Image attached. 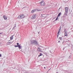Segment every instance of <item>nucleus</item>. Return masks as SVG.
I'll use <instances>...</instances> for the list:
<instances>
[{
  "label": "nucleus",
  "instance_id": "obj_24",
  "mask_svg": "<svg viewBox=\"0 0 73 73\" xmlns=\"http://www.w3.org/2000/svg\"><path fill=\"white\" fill-rule=\"evenodd\" d=\"M1 57V55L0 54V57Z\"/></svg>",
  "mask_w": 73,
  "mask_h": 73
},
{
  "label": "nucleus",
  "instance_id": "obj_22",
  "mask_svg": "<svg viewBox=\"0 0 73 73\" xmlns=\"http://www.w3.org/2000/svg\"><path fill=\"white\" fill-rule=\"evenodd\" d=\"M16 24H15V27L13 28V29H14L15 27H16Z\"/></svg>",
  "mask_w": 73,
  "mask_h": 73
},
{
  "label": "nucleus",
  "instance_id": "obj_8",
  "mask_svg": "<svg viewBox=\"0 0 73 73\" xmlns=\"http://www.w3.org/2000/svg\"><path fill=\"white\" fill-rule=\"evenodd\" d=\"M41 16H42V17H44V18H46V17L47 15L45 14L42 15Z\"/></svg>",
  "mask_w": 73,
  "mask_h": 73
},
{
  "label": "nucleus",
  "instance_id": "obj_3",
  "mask_svg": "<svg viewBox=\"0 0 73 73\" xmlns=\"http://www.w3.org/2000/svg\"><path fill=\"white\" fill-rule=\"evenodd\" d=\"M65 12L64 13V14L65 15H67L69 10V8L67 7H65Z\"/></svg>",
  "mask_w": 73,
  "mask_h": 73
},
{
  "label": "nucleus",
  "instance_id": "obj_7",
  "mask_svg": "<svg viewBox=\"0 0 73 73\" xmlns=\"http://www.w3.org/2000/svg\"><path fill=\"white\" fill-rule=\"evenodd\" d=\"M3 17L4 20H6L7 19V17L6 15H3Z\"/></svg>",
  "mask_w": 73,
  "mask_h": 73
},
{
  "label": "nucleus",
  "instance_id": "obj_13",
  "mask_svg": "<svg viewBox=\"0 0 73 73\" xmlns=\"http://www.w3.org/2000/svg\"><path fill=\"white\" fill-rule=\"evenodd\" d=\"M19 48V49H21V44H19V45H18V47Z\"/></svg>",
  "mask_w": 73,
  "mask_h": 73
},
{
  "label": "nucleus",
  "instance_id": "obj_15",
  "mask_svg": "<svg viewBox=\"0 0 73 73\" xmlns=\"http://www.w3.org/2000/svg\"><path fill=\"white\" fill-rule=\"evenodd\" d=\"M59 38L60 39V40H62V37H60Z\"/></svg>",
  "mask_w": 73,
  "mask_h": 73
},
{
  "label": "nucleus",
  "instance_id": "obj_10",
  "mask_svg": "<svg viewBox=\"0 0 73 73\" xmlns=\"http://www.w3.org/2000/svg\"><path fill=\"white\" fill-rule=\"evenodd\" d=\"M37 50L40 52H42V51H41L40 48H38L37 49Z\"/></svg>",
  "mask_w": 73,
  "mask_h": 73
},
{
  "label": "nucleus",
  "instance_id": "obj_16",
  "mask_svg": "<svg viewBox=\"0 0 73 73\" xmlns=\"http://www.w3.org/2000/svg\"><path fill=\"white\" fill-rule=\"evenodd\" d=\"M42 55H43L41 53H40V55L39 56V57H40V56H42Z\"/></svg>",
  "mask_w": 73,
  "mask_h": 73
},
{
  "label": "nucleus",
  "instance_id": "obj_14",
  "mask_svg": "<svg viewBox=\"0 0 73 73\" xmlns=\"http://www.w3.org/2000/svg\"><path fill=\"white\" fill-rule=\"evenodd\" d=\"M61 14V13H59L58 14V17L59 16H60V15Z\"/></svg>",
  "mask_w": 73,
  "mask_h": 73
},
{
  "label": "nucleus",
  "instance_id": "obj_26",
  "mask_svg": "<svg viewBox=\"0 0 73 73\" xmlns=\"http://www.w3.org/2000/svg\"><path fill=\"white\" fill-rule=\"evenodd\" d=\"M2 34V33H0V35H1V34Z\"/></svg>",
  "mask_w": 73,
  "mask_h": 73
},
{
  "label": "nucleus",
  "instance_id": "obj_1",
  "mask_svg": "<svg viewBox=\"0 0 73 73\" xmlns=\"http://www.w3.org/2000/svg\"><path fill=\"white\" fill-rule=\"evenodd\" d=\"M24 17L25 16L24 14H22L18 16V18L19 19H24Z\"/></svg>",
  "mask_w": 73,
  "mask_h": 73
},
{
  "label": "nucleus",
  "instance_id": "obj_19",
  "mask_svg": "<svg viewBox=\"0 0 73 73\" xmlns=\"http://www.w3.org/2000/svg\"><path fill=\"white\" fill-rule=\"evenodd\" d=\"M11 42H8V43H9L10 44H11Z\"/></svg>",
  "mask_w": 73,
  "mask_h": 73
},
{
  "label": "nucleus",
  "instance_id": "obj_20",
  "mask_svg": "<svg viewBox=\"0 0 73 73\" xmlns=\"http://www.w3.org/2000/svg\"><path fill=\"white\" fill-rule=\"evenodd\" d=\"M66 31V29H64V31Z\"/></svg>",
  "mask_w": 73,
  "mask_h": 73
},
{
  "label": "nucleus",
  "instance_id": "obj_21",
  "mask_svg": "<svg viewBox=\"0 0 73 73\" xmlns=\"http://www.w3.org/2000/svg\"><path fill=\"white\" fill-rule=\"evenodd\" d=\"M17 45H19V43H17Z\"/></svg>",
  "mask_w": 73,
  "mask_h": 73
},
{
  "label": "nucleus",
  "instance_id": "obj_6",
  "mask_svg": "<svg viewBox=\"0 0 73 73\" xmlns=\"http://www.w3.org/2000/svg\"><path fill=\"white\" fill-rule=\"evenodd\" d=\"M68 33L66 31L64 33V36H68Z\"/></svg>",
  "mask_w": 73,
  "mask_h": 73
},
{
  "label": "nucleus",
  "instance_id": "obj_2",
  "mask_svg": "<svg viewBox=\"0 0 73 73\" xmlns=\"http://www.w3.org/2000/svg\"><path fill=\"white\" fill-rule=\"evenodd\" d=\"M31 44H38V42L37 41L35 40H33L31 41Z\"/></svg>",
  "mask_w": 73,
  "mask_h": 73
},
{
  "label": "nucleus",
  "instance_id": "obj_5",
  "mask_svg": "<svg viewBox=\"0 0 73 73\" xmlns=\"http://www.w3.org/2000/svg\"><path fill=\"white\" fill-rule=\"evenodd\" d=\"M36 17V14H34L33 15L31 19H35Z\"/></svg>",
  "mask_w": 73,
  "mask_h": 73
},
{
  "label": "nucleus",
  "instance_id": "obj_4",
  "mask_svg": "<svg viewBox=\"0 0 73 73\" xmlns=\"http://www.w3.org/2000/svg\"><path fill=\"white\" fill-rule=\"evenodd\" d=\"M41 6H43L45 5V3L43 1H41L40 3Z\"/></svg>",
  "mask_w": 73,
  "mask_h": 73
},
{
  "label": "nucleus",
  "instance_id": "obj_12",
  "mask_svg": "<svg viewBox=\"0 0 73 73\" xmlns=\"http://www.w3.org/2000/svg\"><path fill=\"white\" fill-rule=\"evenodd\" d=\"M36 9H35V10H32L31 11V13H34V12H35V11H36Z\"/></svg>",
  "mask_w": 73,
  "mask_h": 73
},
{
  "label": "nucleus",
  "instance_id": "obj_11",
  "mask_svg": "<svg viewBox=\"0 0 73 73\" xmlns=\"http://www.w3.org/2000/svg\"><path fill=\"white\" fill-rule=\"evenodd\" d=\"M13 36H11L10 37V39L11 40H12L13 39Z\"/></svg>",
  "mask_w": 73,
  "mask_h": 73
},
{
  "label": "nucleus",
  "instance_id": "obj_17",
  "mask_svg": "<svg viewBox=\"0 0 73 73\" xmlns=\"http://www.w3.org/2000/svg\"><path fill=\"white\" fill-rule=\"evenodd\" d=\"M58 17H57L56 18V19H55L56 21H57V20H58Z\"/></svg>",
  "mask_w": 73,
  "mask_h": 73
},
{
  "label": "nucleus",
  "instance_id": "obj_23",
  "mask_svg": "<svg viewBox=\"0 0 73 73\" xmlns=\"http://www.w3.org/2000/svg\"><path fill=\"white\" fill-rule=\"evenodd\" d=\"M58 43L60 42V40H59V41H58Z\"/></svg>",
  "mask_w": 73,
  "mask_h": 73
},
{
  "label": "nucleus",
  "instance_id": "obj_25",
  "mask_svg": "<svg viewBox=\"0 0 73 73\" xmlns=\"http://www.w3.org/2000/svg\"><path fill=\"white\" fill-rule=\"evenodd\" d=\"M44 69H46V67H44Z\"/></svg>",
  "mask_w": 73,
  "mask_h": 73
},
{
  "label": "nucleus",
  "instance_id": "obj_18",
  "mask_svg": "<svg viewBox=\"0 0 73 73\" xmlns=\"http://www.w3.org/2000/svg\"><path fill=\"white\" fill-rule=\"evenodd\" d=\"M19 45L18 46L16 45L15 46V47H18Z\"/></svg>",
  "mask_w": 73,
  "mask_h": 73
},
{
  "label": "nucleus",
  "instance_id": "obj_9",
  "mask_svg": "<svg viewBox=\"0 0 73 73\" xmlns=\"http://www.w3.org/2000/svg\"><path fill=\"white\" fill-rule=\"evenodd\" d=\"M61 31V29H60L58 30V34H57V37H58V36L59 35V33H60V32Z\"/></svg>",
  "mask_w": 73,
  "mask_h": 73
}]
</instances>
